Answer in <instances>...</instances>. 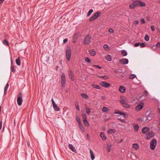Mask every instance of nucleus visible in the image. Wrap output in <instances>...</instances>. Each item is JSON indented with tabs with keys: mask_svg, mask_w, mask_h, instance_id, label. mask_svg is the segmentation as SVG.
<instances>
[{
	"mask_svg": "<svg viewBox=\"0 0 160 160\" xmlns=\"http://www.w3.org/2000/svg\"><path fill=\"white\" fill-rule=\"evenodd\" d=\"M81 95L82 96V98L86 99H87L88 98V97L87 95L83 93H81Z\"/></svg>",
	"mask_w": 160,
	"mask_h": 160,
	"instance_id": "b1692460",
	"label": "nucleus"
},
{
	"mask_svg": "<svg viewBox=\"0 0 160 160\" xmlns=\"http://www.w3.org/2000/svg\"><path fill=\"white\" fill-rule=\"evenodd\" d=\"M119 90L121 93H124L125 91V88L124 87L121 86L119 88Z\"/></svg>",
	"mask_w": 160,
	"mask_h": 160,
	"instance_id": "a211bd4d",
	"label": "nucleus"
},
{
	"mask_svg": "<svg viewBox=\"0 0 160 160\" xmlns=\"http://www.w3.org/2000/svg\"><path fill=\"white\" fill-rule=\"evenodd\" d=\"M132 147L134 148L135 149H138L139 148V145L137 143L133 144L132 145Z\"/></svg>",
	"mask_w": 160,
	"mask_h": 160,
	"instance_id": "7c9ffc66",
	"label": "nucleus"
},
{
	"mask_svg": "<svg viewBox=\"0 0 160 160\" xmlns=\"http://www.w3.org/2000/svg\"><path fill=\"white\" fill-rule=\"evenodd\" d=\"M11 71L13 72H15V69L14 68V67L13 65L11 66Z\"/></svg>",
	"mask_w": 160,
	"mask_h": 160,
	"instance_id": "a18cd8bd",
	"label": "nucleus"
},
{
	"mask_svg": "<svg viewBox=\"0 0 160 160\" xmlns=\"http://www.w3.org/2000/svg\"><path fill=\"white\" fill-rule=\"evenodd\" d=\"M85 61L88 62H91L90 60L88 57H85Z\"/></svg>",
	"mask_w": 160,
	"mask_h": 160,
	"instance_id": "37998d69",
	"label": "nucleus"
},
{
	"mask_svg": "<svg viewBox=\"0 0 160 160\" xmlns=\"http://www.w3.org/2000/svg\"><path fill=\"white\" fill-rule=\"evenodd\" d=\"M129 7L131 9H134L136 7L135 4H134L133 2H132V4L129 5Z\"/></svg>",
	"mask_w": 160,
	"mask_h": 160,
	"instance_id": "bb28decb",
	"label": "nucleus"
},
{
	"mask_svg": "<svg viewBox=\"0 0 160 160\" xmlns=\"http://www.w3.org/2000/svg\"><path fill=\"white\" fill-rule=\"evenodd\" d=\"M4 0H0V3L2 4Z\"/></svg>",
	"mask_w": 160,
	"mask_h": 160,
	"instance_id": "0e129e2a",
	"label": "nucleus"
},
{
	"mask_svg": "<svg viewBox=\"0 0 160 160\" xmlns=\"http://www.w3.org/2000/svg\"><path fill=\"white\" fill-rule=\"evenodd\" d=\"M69 148L74 152L76 153L77 151L74 146L72 144H69L68 145Z\"/></svg>",
	"mask_w": 160,
	"mask_h": 160,
	"instance_id": "9d476101",
	"label": "nucleus"
},
{
	"mask_svg": "<svg viewBox=\"0 0 160 160\" xmlns=\"http://www.w3.org/2000/svg\"><path fill=\"white\" fill-rule=\"evenodd\" d=\"M2 127V121L0 122V130L1 129Z\"/></svg>",
	"mask_w": 160,
	"mask_h": 160,
	"instance_id": "052dcab7",
	"label": "nucleus"
},
{
	"mask_svg": "<svg viewBox=\"0 0 160 160\" xmlns=\"http://www.w3.org/2000/svg\"><path fill=\"white\" fill-rule=\"evenodd\" d=\"M120 102V103L122 105L124 103H127L128 102V100L125 97L123 96H121Z\"/></svg>",
	"mask_w": 160,
	"mask_h": 160,
	"instance_id": "0eeeda50",
	"label": "nucleus"
},
{
	"mask_svg": "<svg viewBox=\"0 0 160 160\" xmlns=\"http://www.w3.org/2000/svg\"><path fill=\"white\" fill-rule=\"evenodd\" d=\"M116 130L114 129H109L107 131V133L111 134L112 133H114L116 132Z\"/></svg>",
	"mask_w": 160,
	"mask_h": 160,
	"instance_id": "dca6fc26",
	"label": "nucleus"
},
{
	"mask_svg": "<svg viewBox=\"0 0 160 160\" xmlns=\"http://www.w3.org/2000/svg\"><path fill=\"white\" fill-rule=\"evenodd\" d=\"M102 110L103 112H108L109 110V109L108 108L104 107L102 108Z\"/></svg>",
	"mask_w": 160,
	"mask_h": 160,
	"instance_id": "c756f323",
	"label": "nucleus"
},
{
	"mask_svg": "<svg viewBox=\"0 0 160 160\" xmlns=\"http://www.w3.org/2000/svg\"><path fill=\"white\" fill-rule=\"evenodd\" d=\"M132 126L134 128V130L135 132H137L138 131L139 126L137 124H132Z\"/></svg>",
	"mask_w": 160,
	"mask_h": 160,
	"instance_id": "f8f14e48",
	"label": "nucleus"
},
{
	"mask_svg": "<svg viewBox=\"0 0 160 160\" xmlns=\"http://www.w3.org/2000/svg\"><path fill=\"white\" fill-rule=\"evenodd\" d=\"M86 113L88 115H89L90 114L91 112L90 109L88 108H87L86 109Z\"/></svg>",
	"mask_w": 160,
	"mask_h": 160,
	"instance_id": "f704fd0d",
	"label": "nucleus"
},
{
	"mask_svg": "<svg viewBox=\"0 0 160 160\" xmlns=\"http://www.w3.org/2000/svg\"><path fill=\"white\" fill-rule=\"evenodd\" d=\"M92 86L93 87L95 88H96L97 89H101V87L99 85H97L96 84H92Z\"/></svg>",
	"mask_w": 160,
	"mask_h": 160,
	"instance_id": "a878e982",
	"label": "nucleus"
},
{
	"mask_svg": "<svg viewBox=\"0 0 160 160\" xmlns=\"http://www.w3.org/2000/svg\"><path fill=\"white\" fill-rule=\"evenodd\" d=\"M136 77V75L134 74H131L130 76V78L131 79H133L134 78Z\"/></svg>",
	"mask_w": 160,
	"mask_h": 160,
	"instance_id": "a19ab883",
	"label": "nucleus"
},
{
	"mask_svg": "<svg viewBox=\"0 0 160 160\" xmlns=\"http://www.w3.org/2000/svg\"><path fill=\"white\" fill-rule=\"evenodd\" d=\"M148 92L147 91H145L144 92V94L146 96L148 95Z\"/></svg>",
	"mask_w": 160,
	"mask_h": 160,
	"instance_id": "13d9d810",
	"label": "nucleus"
},
{
	"mask_svg": "<svg viewBox=\"0 0 160 160\" xmlns=\"http://www.w3.org/2000/svg\"><path fill=\"white\" fill-rule=\"evenodd\" d=\"M140 44V43H136L135 44L134 46V47H138L139 46Z\"/></svg>",
	"mask_w": 160,
	"mask_h": 160,
	"instance_id": "603ef678",
	"label": "nucleus"
},
{
	"mask_svg": "<svg viewBox=\"0 0 160 160\" xmlns=\"http://www.w3.org/2000/svg\"><path fill=\"white\" fill-rule=\"evenodd\" d=\"M106 59L107 60L109 61H110L112 60V58L110 57V56L109 55H108V56L106 57Z\"/></svg>",
	"mask_w": 160,
	"mask_h": 160,
	"instance_id": "4c0bfd02",
	"label": "nucleus"
},
{
	"mask_svg": "<svg viewBox=\"0 0 160 160\" xmlns=\"http://www.w3.org/2000/svg\"><path fill=\"white\" fill-rule=\"evenodd\" d=\"M53 107L54 109L56 111H58L60 110L59 108L58 107V106L55 104L53 105Z\"/></svg>",
	"mask_w": 160,
	"mask_h": 160,
	"instance_id": "412c9836",
	"label": "nucleus"
},
{
	"mask_svg": "<svg viewBox=\"0 0 160 160\" xmlns=\"http://www.w3.org/2000/svg\"><path fill=\"white\" fill-rule=\"evenodd\" d=\"M143 107V104H139L135 108V110L137 111H138L141 109Z\"/></svg>",
	"mask_w": 160,
	"mask_h": 160,
	"instance_id": "4468645a",
	"label": "nucleus"
},
{
	"mask_svg": "<svg viewBox=\"0 0 160 160\" xmlns=\"http://www.w3.org/2000/svg\"><path fill=\"white\" fill-rule=\"evenodd\" d=\"M76 119L77 122L78 123V124L81 123V122L80 119L78 116H77L76 117Z\"/></svg>",
	"mask_w": 160,
	"mask_h": 160,
	"instance_id": "c9c22d12",
	"label": "nucleus"
},
{
	"mask_svg": "<svg viewBox=\"0 0 160 160\" xmlns=\"http://www.w3.org/2000/svg\"><path fill=\"white\" fill-rule=\"evenodd\" d=\"M120 62L122 64H127L128 63V60L126 58H122L120 60Z\"/></svg>",
	"mask_w": 160,
	"mask_h": 160,
	"instance_id": "1a4fd4ad",
	"label": "nucleus"
},
{
	"mask_svg": "<svg viewBox=\"0 0 160 160\" xmlns=\"http://www.w3.org/2000/svg\"><path fill=\"white\" fill-rule=\"evenodd\" d=\"M66 83L65 76L64 73H63L61 76V84L62 86H64Z\"/></svg>",
	"mask_w": 160,
	"mask_h": 160,
	"instance_id": "423d86ee",
	"label": "nucleus"
},
{
	"mask_svg": "<svg viewBox=\"0 0 160 160\" xmlns=\"http://www.w3.org/2000/svg\"><path fill=\"white\" fill-rule=\"evenodd\" d=\"M155 46H156V47L160 48V43L159 42H158L157 44Z\"/></svg>",
	"mask_w": 160,
	"mask_h": 160,
	"instance_id": "864d4df0",
	"label": "nucleus"
},
{
	"mask_svg": "<svg viewBox=\"0 0 160 160\" xmlns=\"http://www.w3.org/2000/svg\"><path fill=\"white\" fill-rule=\"evenodd\" d=\"M150 129L148 127L143 128L142 130V133L145 134L147 132L149 131Z\"/></svg>",
	"mask_w": 160,
	"mask_h": 160,
	"instance_id": "9b49d317",
	"label": "nucleus"
},
{
	"mask_svg": "<svg viewBox=\"0 0 160 160\" xmlns=\"http://www.w3.org/2000/svg\"><path fill=\"white\" fill-rule=\"evenodd\" d=\"M16 64L18 66H20L21 65L20 58L18 57L17 59H16Z\"/></svg>",
	"mask_w": 160,
	"mask_h": 160,
	"instance_id": "aec40b11",
	"label": "nucleus"
},
{
	"mask_svg": "<svg viewBox=\"0 0 160 160\" xmlns=\"http://www.w3.org/2000/svg\"><path fill=\"white\" fill-rule=\"evenodd\" d=\"M100 136L103 140H105L107 139V137L105 136L104 133L102 132L100 134Z\"/></svg>",
	"mask_w": 160,
	"mask_h": 160,
	"instance_id": "2eb2a0df",
	"label": "nucleus"
},
{
	"mask_svg": "<svg viewBox=\"0 0 160 160\" xmlns=\"http://www.w3.org/2000/svg\"><path fill=\"white\" fill-rule=\"evenodd\" d=\"M120 120L122 122H125V120H123V119H121V120Z\"/></svg>",
	"mask_w": 160,
	"mask_h": 160,
	"instance_id": "338daca9",
	"label": "nucleus"
},
{
	"mask_svg": "<svg viewBox=\"0 0 160 160\" xmlns=\"http://www.w3.org/2000/svg\"><path fill=\"white\" fill-rule=\"evenodd\" d=\"M121 53L122 55L124 56H126L127 55V52L125 50H122Z\"/></svg>",
	"mask_w": 160,
	"mask_h": 160,
	"instance_id": "c85d7f7f",
	"label": "nucleus"
},
{
	"mask_svg": "<svg viewBox=\"0 0 160 160\" xmlns=\"http://www.w3.org/2000/svg\"><path fill=\"white\" fill-rule=\"evenodd\" d=\"M3 44L5 46H9V43L6 39H4L2 42Z\"/></svg>",
	"mask_w": 160,
	"mask_h": 160,
	"instance_id": "4be33fe9",
	"label": "nucleus"
},
{
	"mask_svg": "<svg viewBox=\"0 0 160 160\" xmlns=\"http://www.w3.org/2000/svg\"><path fill=\"white\" fill-rule=\"evenodd\" d=\"M140 45L141 48H143L145 46V44L143 42L140 44Z\"/></svg>",
	"mask_w": 160,
	"mask_h": 160,
	"instance_id": "8fccbe9b",
	"label": "nucleus"
},
{
	"mask_svg": "<svg viewBox=\"0 0 160 160\" xmlns=\"http://www.w3.org/2000/svg\"><path fill=\"white\" fill-rule=\"evenodd\" d=\"M51 101H52V105H54V104H55V103L54 100L52 98V99Z\"/></svg>",
	"mask_w": 160,
	"mask_h": 160,
	"instance_id": "bf43d9fd",
	"label": "nucleus"
},
{
	"mask_svg": "<svg viewBox=\"0 0 160 160\" xmlns=\"http://www.w3.org/2000/svg\"><path fill=\"white\" fill-rule=\"evenodd\" d=\"M83 122L85 126L87 127L88 126L89 124L87 120H83Z\"/></svg>",
	"mask_w": 160,
	"mask_h": 160,
	"instance_id": "72a5a7b5",
	"label": "nucleus"
},
{
	"mask_svg": "<svg viewBox=\"0 0 160 160\" xmlns=\"http://www.w3.org/2000/svg\"><path fill=\"white\" fill-rule=\"evenodd\" d=\"M144 38L145 40L146 41H148L149 39V37L147 34L145 35Z\"/></svg>",
	"mask_w": 160,
	"mask_h": 160,
	"instance_id": "e433bc0d",
	"label": "nucleus"
},
{
	"mask_svg": "<svg viewBox=\"0 0 160 160\" xmlns=\"http://www.w3.org/2000/svg\"><path fill=\"white\" fill-rule=\"evenodd\" d=\"M82 118L83 120H87V117L85 114H83L82 116Z\"/></svg>",
	"mask_w": 160,
	"mask_h": 160,
	"instance_id": "09e8293b",
	"label": "nucleus"
},
{
	"mask_svg": "<svg viewBox=\"0 0 160 160\" xmlns=\"http://www.w3.org/2000/svg\"><path fill=\"white\" fill-rule=\"evenodd\" d=\"M79 126L80 128V130L82 132H83L84 131V128L82 125V124L81 123L79 124Z\"/></svg>",
	"mask_w": 160,
	"mask_h": 160,
	"instance_id": "5701e85b",
	"label": "nucleus"
},
{
	"mask_svg": "<svg viewBox=\"0 0 160 160\" xmlns=\"http://www.w3.org/2000/svg\"><path fill=\"white\" fill-rule=\"evenodd\" d=\"M138 22L137 20H136L134 22V24H138Z\"/></svg>",
	"mask_w": 160,
	"mask_h": 160,
	"instance_id": "680f3d73",
	"label": "nucleus"
},
{
	"mask_svg": "<svg viewBox=\"0 0 160 160\" xmlns=\"http://www.w3.org/2000/svg\"><path fill=\"white\" fill-rule=\"evenodd\" d=\"M101 13L99 12H96L94 15L92 16L89 19L90 22H92L96 19L98 17L101 15Z\"/></svg>",
	"mask_w": 160,
	"mask_h": 160,
	"instance_id": "20e7f679",
	"label": "nucleus"
},
{
	"mask_svg": "<svg viewBox=\"0 0 160 160\" xmlns=\"http://www.w3.org/2000/svg\"><path fill=\"white\" fill-rule=\"evenodd\" d=\"M93 12V9H90L88 12V13H87V16L88 17L89 16L91 13H92V12Z\"/></svg>",
	"mask_w": 160,
	"mask_h": 160,
	"instance_id": "473e14b6",
	"label": "nucleus"
},
{
	"mask_svg": "<svg viewBox=\"0 0 160 160\" xmlns=\"http://www.w3.org/2000/svg\"><path fill=\"white\" fill-rule=\"evenodd\" d=\"M140 21H141V22L142 24H144L145 23V22L144 19L143 18H142L141 19Z\"/></svg>",
	"mask_w": 160,
	"mask_h": 160,
	"instance_id": "3c124183",
	"label": "nucleus"
},
{
	"mask_svg": "<svg viewBox=\"0 0 160 160\" xmlns=\"http://www.w3.org/2000/svg\"><path fill=\"white\" fill-rule=\"evenodd\" d=\"M90 153L91 159L93 160L95 158L94 155L93 151L91 149L90 150Z\"/></svg>",
	"mask_w": 160,
	"mask_h": 160,
	"instance_id": "f3484780",
	"label": "nucleus"
},
{
	"mask_svg": "<svg viewBox=\"0 0 160 160\" xmlns=\"http://www.w3.org/2000/svg\"><path fill=\"white\" fill-rule=\"evenodd\" d=\"M122 105L125 108H129L130 107L129 105L127 103H124Z\"/></svg>",
	"mask_w": 160,
	"mask_h": 160,
	"instance_id": "2f4dec72",
	"label": "nucleus"
},
{
	"mask_svg": "<svg viewBox=\"0 0 160 160\" xmlns=\"http://www.w3.org/2000/svg\"><path fill=\"white\" fill-rule=\"evenodd\" d=\"M145 6V4L142 2L140 1V3H139V6L141 7H143Z\"/></svg>",
	"mask_w": 160,
	"mask_h": 160,
	"instance_id": "79ce46f5",
	"label": "nucleus"
},
{
	"mask_svg": "<svg viewBox=\"0 0 160 160\" xmlns=\"http://www.w3.org/2000/svg\"><path fill=\"white\" fill-rule=\"evenodd\" d=\"M9 87V84L7 83V84L6 85L4 89V94H6V92L8 91V88Z\"/></svg>",
	"mask_w": 160,
	"mask_h": 160,
	"instance_id": "393cba45",
	"label": "nucleus"
},
{
	"mask_svg": "<svg viewBox=\"0 0 160 160\" xmlns=\"http://www.w3.org/2000/svg\"><path fill=\"white\" fill-rule=\"evenodd\" d=\"M92 37L90 35H87L85 37L84 41L83 43L84 45L89 44L91 42Z\"/></svg>",
	"mask_w": 160,
	"mask_h": 160,
	"instance_id": "f257e3e1",
	"label": "nucleus"
},
{
	"mask_svg": "<svg viewBox=\"0 0 160 160\" xmlns=\"http://www.w3.org/2000/svg\"><path fill=\"white\" fill-rule=\"evenodd\" d=\"M134 4H135V7H139L140 1H134L133 2Z\"/></svg>",
	"mask_w": 160,
	"mask_h": 160,
	"instance_id": "cd10ccee",
	"label": "nucleus"
},
{
	"mask_svg": "<svg viewBox=\"0 0 160 160\" xmlns=\"http://www.w3.org/2000/svg\"><path fill=\"white\" fill-rule=\"evenodd\" d=\"M18 95L19 96L18 97L17 102L18 105L20 106L22 105V93H19Z\"/></svg>",
	"mask_w": 160,
	"mask_h": 160,
	"instance_id": "39448f33",
	"label": "nucleus"
},
{
	"mask_svg": "<svg viewBox=\"0 0 160 160\" xmlns=\"http://www.w3.org/2000/svg\"><path fill=\"white\" fill-rule=\"evenodd\" d=\"M151 28L153 31H155L154 27L153 26H152L151 27Z\"/></svg>",
	"mask_w": 160,
	"mask_h": 160,
	"instance_id": "6e6d98bb",
	"label": "nucleus"
},
{
	"mask_svg": "<svg viewBox=\"0 0 160 160\" xmlns=\"http://www.w3.org/2000/svg\"><path fill=\"white\" fill-rule=\"evenodd\" d=\"M108 48V46L107 44H104L103 46V48L106 50H107V49Z\"/></svg>",
	"mask_w": 160,
	"mask_h": 160,
	"instance_id": "49530a36",
	"label": "nucleus"
},
{
	"mask_svg": "<svg viewBox=\"0 0 160 160\" xmlns=\"http://www.w3.org/2000/svg\"><path fill=\"white\" fill-rule=\"evenodd\" d=\"M93 67H95V68H98L99 69H101L102 67H100L98 65H93Z\"/></svg>",
	"mask_w": 160,
	"mask_h": 160,
	"instance_id": "de8ad7c7",
	"label": "nucleus"
},
{
	"mask_svg": "<svg viewBox=\"0 0 160 160\" xmlns=\"http://www.w3.org/2000/svg\"><path fill=\"white\" fill-rule=\"evenodd\" d=\"M108 31L109 32L112 33L113 32H114L113 30L111 28H110L108 29Z\"/></svg>",
	"mask_w": 160,
	"mask_h": 160,
	"instance_id": "5fc2aeb1",
	"label": "nucleus"
},
{
	"mask_svg": "<svg viewBox=\"0 0 160 160\" xmlns=\"http://www.w3.org/2000/svg\"><path fill=\"white\" fill-rule=\"evenodd\" d=\"M157 140L155 139H153L150 142V148L152 150L155 149L157 144Z\"/></svg>",
	"mask_w": 160,
	"mask_h": 160,
	"instance_id": "f03ea898",
	"label": "nucleus"
},
{
	"mask_svg": "<svg viewBox=\"0 0 160 160\" xmlns=\"http://www.w3.org/2000/svg\"><path fill=\"white\" fill-rule=\"evenodd\" d=\"M114 72L115 73H116L118 72V71L117 70H115L114 71Z\"/></svg>",
	"mask_w": 160,
	"mask_h": 160,
	"instance_id": "774afa93",
	"label": "nucleus"
},
{
	"mask_svg": "<svg viewBox=\"0 0 160 160\" xmlns=\"http://www.w3.org/2000/svg\"><path fill=\"white\" fill-rule=\"evenodd\" d=\"M111 146L110 145H108L107 147V149L108 152H110L111 151Z\"/></svg>",
	"mask_w": 160,
	"mask_h": 160,
	"instance_id": "ea45409f",
	"label": "nucleus"
},
{
	"mask_svg": "<svg viewBox=\"0 0 160 160\" xmlns=\"http://www.w3.org/2000/svg\"><path fill=\"white\" fill-rule=\"evenodd\" d=\"M146 135V139L148 140L150 139L153 136V133L152 132H148L147 134Z\"/></svg>",
	"mask_w": 160,
	"mask_h": 160,
	"instance_id": "ddd939ff",
	"label": "nucleus"
},
{
	"mask_svg": "<svg viewBox=\"0 0 160 160\" xmlns=\"http://www.w3.org/2000/svg\"><path fill=\"white\" fill-rule=\"evenodd\" d=\"M89 52L90 54L92 56H94L96 54L95 51L93 50H89Z\"/></svg>",
	"mask_w": 160,
	"mask_h": 160,
	"instance_id": "6ab92c4d",
	"label": "nucleus"
},
{
	"mask_svg": "<svg viewBox=\"0 0 160 160\" xmlns=\"http://www.w3.org/2000/svg\"><path fill=\"white\" fill-rule=\"evenodd\" d=\"M71 55V51L70 49L68 48L66 51V56L67 60L69 61Z\"/></svg>",
	"mask_w": 160,
	"mask_h": 160,
	"instance_id": "7ed1b4c3",
	"label": "nucleus"
},
{
	"mask_svg": "<svg viewBox=\"0 0 160 160\" xmlns=\"http://www.w3.org/2000/svg\"><path fill=\"white\" fill-rule=\"evenodd\" d=\"M119 114H120V115H124V112H120L119 113Z\"/></svg>",
	"mask_w": 160,
	"mask_h": 160,
	"instance_id": "e2e57ef3",
	"label": "nucleus"
},
{
	"mask_svg": "<svg viewBox=\"0 0 160 160\" xmlns=\"http://www.w3.org/2000/svg\"><path fill=\"white\" fill-rule=\"evenodd\" d=\"M120 112H114V114H119V113Z\"/></svg>",
	"mask_w": 160,
	"mask_h": 160,
	"instance_id": "69168bd1",
	"label": "nucleus"
},
{
	"mask_svg": "<svg viewBox=\"0 0 160 160\" xmlns=\"http://www.w3.org/2000/svg\"><path fill=\"white\" fill-rule=\"evenodd\" d=\"M100 84L102 86L105 88H108L111 85L110 83L106 82H102Z\"/></svg>",
	"mask_w": 160,
	"mask_h": 160,
	"instance_id": "6e6552de",
	"label": "nucleus"
},
{
	"mask_svg": "<svg viewBox=\"0 0 160 160\" xmlns=\"http://www.w3.org/2000/svg\"><path fill=\"white\" fill-rule=\"evenodd\" d=\"M75 107L76 108V109H77V110L78 111H79L80 110V109L79 108V105L78 103H76L75 104Z\"/></svg>",
	"mask_w": 160,
	"mask_h": 160,
	"instance_id": "c03bdc74",
	"label": "nucleus"
},
{
	"mask_svg": "<svg viewBox=\"0 0 160 160\" xmlns=\"http://www.w3.org/2000/svg\"><path fill=\"white\" fill-rule=\"evenodd\" d=\"M100 78H102L105 79H108V77L106 75H104L102 76H99Z\"/></svg>",
	"mask_w": 160,
	"mask_h": 160,
	"instance_id": "58836bf2",
	"label": "nucleus"
},
{
	"mask_svg": "<svg viewBox=\"0 0 160 160\" xmlns=\"http://www.w3.org/2000/svg\"><path fill=\"white\" fill-rule=\"evenodd\" d=\"M68 40V39L67 38H65L63 40V43H66Z\"/></svg>",
	"mask_w": 160,
	"mask_h": 160,
	"instance_id": "4d7b16f0",
	"label": "nucleus"
}]
</instances>
